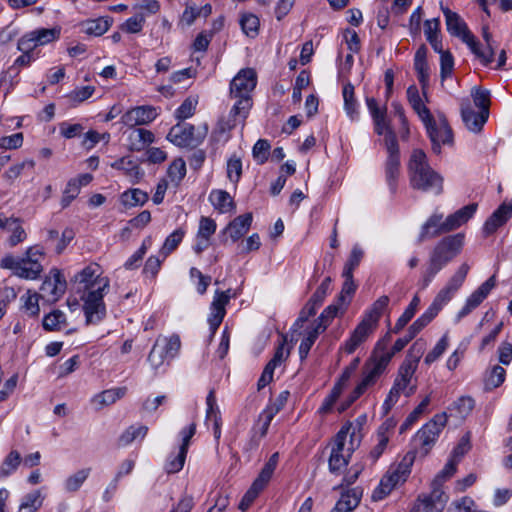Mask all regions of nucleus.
<instances>
[{
  "instance_id": "nucleus-1",
  "label": "nucleus",
  "mask_w": 512,
  "mask_h": 512,
  "mask_svg": "<svg viewBox=\"0 0 512 512\" xmlns=\"http://www.w3.org/2000/svg\"><path fill=\"white\" fill-rule=\"evenodd\" d=\"M256 84L257 74L252 68L241 69L231 80L229 97L235 102L229 111L228 118L219 122L216 133L225 134L238 124L244 126L253 106L252 92Z\"/></svg>"
},
{
  "instance_id": "nucleus-2",
  "label": "nucleus",
  "mask_w": 512,
  "mask_h": 512,
  "mask_svg": "<svg viewBox=\"0 0 512 512\" xmlns=\"http://www.w3.org/2000/svg\"><path fill=\"white\" fill-rule=\"evenodd\" d=\"M469 270L470 266L466 262L457 268L446 285L437 293L427 310L409 326L407 331L413 337H416L439 314L443 307L452 300L464 284Z\"/></svg>"
},
{
  "instance_id": "nucleus-3",
  "label": "nucleus",
  "mask_w": 512,
  "mask_h": 512,
  "mask_svg": "<svg viewBox=\"0 0 512 512\" xmlns=\"http://www.w3.org/2000/svg\"><path fill=\"white\" fill-rule=\"evenodd\" d=\"M407 170L409 183L413 189L434 195L443 193L444 178L430 166L422 149L412 150Z\"/></svg>"
},
{
  "instance_id": "nucleus-4",
  "label": "nucleus",
  "mask_w": 512,
  "mask_h": 512,
  "mask_svg": "<svg viewBox=\"0 0 512 512\" xmlns=\"http://www.w3.org/2000/svg\"><path fill=\"white\" fill-rule=\"evenodd\" d=\"M464 234L457 233L441 239L432 249L427 266L422 273L423 287H427L433 281L434 277L457 255H459L464 246Z\"/></svg>"
},
{
  "instance_id": "nucleus-5",
  "label": "nucleus",
  "mask_w": 512,
  "mask_h": 512,
  "mask_svg": "<svg viewBox=\"0 0 512 512\" xmlns=\"http://www.w3.org/2000/svg\"><path fill=\"white\" fill-rule=\"evenodd\" d=\"M44 257V250L40 245H33L25 250L22 257L12 254L5 255L0 261L2 269L12 270L13 274L26 280H36L43 272L41 259Z\"/></svg>"
},
{
  "instance_id": "nucleus-6",
  "label": "nucleus",
  "mask_w": 512,
  "mask_h": 512,
  "mask_svg": "<svg viewBox=\"0 0 512 512\" xmlns=\"http://www.w3.org/2000/svg\"><path fill=\"white\" fill-rule=\"evenodd\" d=\"M355 431L356 428L352 423H346L334 437L329 457L331 473H340L348 465L349 459L355 450Z\"/></svg>"
},
{
  "instance_id": "nucleus-7",
  "label": "nucleus",
  "mask_w": 512,
  "mask_h": 512,
  "mask_svg": "<svg viewBox=\"0 0 512 512\" xmlns=\"http://www.w3.org/2000/svg\"><path fill=\"white\" fill-rule=\"evenodd\" d=\"M416 458L415 451H408L397 464L391 465L372 493L374 501L384 499L400 483L407 480Z\"/></svg>"
},
{
  "instance_id": "nucleus-8",
  "label": "nucleus",
  "mask_w": 512,
  "mask_h": 512,
  "mask_svg": "<svg viewBox=\"0 0 512 512\" xmlns=\"http://www.w3.org/2000/svg\"><path fill=\"white\" fill-rule=\"evenodd\" d=\"M440 9L445 16L448 32L452 36L460 38L477 58H482L487 62L491 56V51L487 54L480 51L479 43L468 29L464 20L456 12H453L448 7L444 6L442 2L440 3Z\"/></svg>"
},
{
  "instance_id": "nucleus-9",
  "label": "nucleus",
  "mask_w": 512,
  "mask_h": 512,
  "mask_svg": "<svg viewBox=\"0 0 512 512\" xmlns=\"http://www.w3.org/2000/svg\"><path fill=\"white\" fill-rule=\"evenodd\" d=\"M93 291L83 294V311L87 325L98 324L106 316V307L103 301L104 294L109 288V280H99Z\"/></svg>"
},
{
  "instance_id": "nucleus-10",
  "label": "nucleus",
  "mask_w": 512,
  "mask_h": 512,
  "mask_svg": "<svg viewBox=\"0 0 512 512\" xmlns=\"http://www.w3.org/2000/svg\"><path fill=\"white\" fill-rule=\"evenodd\" d=\"M181 341L178 335L158 336L149 355L148 362L154 370L173 359L179 352Z\"/></svg>"
},
{
  "instance_id": "nucleus-11",
  "label": "nucleus",
  "mask_w": 512,
  "mask_h": 512,
  "mask_svg": "<svg viewBox=\"0 0 512 512\" xmlns=\"http://www.w3.org/2000/svg\"><path fill=\"white\" fill-rule=\"evenodd\" d=\"M388 156L384 163L385 180L392 194L397 192L398 181L401 175V162L398 141L389 134L386 141Z\"/></svg>"
},
{
  "instance_id": "nucleus-12",
  "label": "nucleus",
  "mask_w": 512,
  "mask_h": 512,
  "mask_svg": "<svg viewBox=\"0 0 512 512\" xmlns=\"http://www.w3.org/2000/svg\"><path fill=\"white\" fill-rule=\"evenodd\" d=\"M207 132L206 124L197 133L191 124H177L170 129L167 139L179 147H196L204 140Z\"/></svg>"
},
{
  "instance_id": "nucleus-13",
  "label": "nucleus",
  "mask_w": 512,
  "mask_h": 512,
  "mask_svg": "<svg viewBox=\"0 0 512 512\" xmlns=\"http://www.w3.org/2000/svg\"><path fill=\"white\" fill-rule=\"evenodd\" d=\"M448 416L445 412L436 414L429 422L416 433L415 441L419 443L426 455L435 444L441 431L446 426Z\"/></svg>"
},
{
  "instance_id": "nucleus-14",
  "label": "nucleus",
  "mask_w": 512,
  "mask_h": 512,
  "mask_svg": "<svg viewBox=\"0 0 512 512\" xmlns=\"http://www.w3.org/2000/svg\"><path fill=\"white\" fill-rule=\"evenodd\" d=\"M60 35V27L35 29L24 34L18 40V49L20 51H33L38 46H43L58 40Z\"/></svg>"
},
{
  "instance_id": "nucleus-15",
  "label": "nucleus",
  "mask_w": 512,
  "mask_h": 512,
  "mask_svg": "<svg viewBox=\"0 0 512 512\" xmlns=\"http://www.w3.org/2000/svg\"><path fill=\"white\" fill-rule=\"evenodd\" d=\"M66 280L61 271L57 268L50 270L49 275L44 279L39 296L46 302L55 303L66 291Z\"/></svg>"
},
{
  "instance_id": "nucleus-16",
  "label": "nucleus",
  "mask_w": 512,
  "mask_h": 512,
  "mask_svg": "<svg viewBox=\"0 0 512 512\" xmlns=\"http://www.w3.org/2000/svg\"><path fill=\"white\" fill-rule=\"evenodd\" d=\"M495 285L496 276L492 275L466 299L464 306L458 311L456 315L455 322H460L461 319L468 316L473 310L480 306L481 303L488 297Z\"/></svg>"
},
{
  "instance_id": "nucleus-17",
  "label": "nucleus",
  "mask_w": 512,
  "mask_h": 512,
  "mask_svg": "<svg viewBox=\"0 0 512 512\" xmlns=\"http://www.w3.org/2000/svg\"><path fill=\"white\" fill-rule=\"evenodd\" d=\"M427 134L432 143V151L436 154L441 153V145L453 144V132L444 116H440L428 127Z\"/></svg>"
},
{
  "instance_id": "nucleus-18",
  "label": "nucleus",
  "mask_w": 512,
  "mask_h": 512,
  "mask_svg": "<svg viewBox=\"0 0 512 512\" xmlns=\"http://www.w3.org/2000/svg\"><path fill=\"white\" fill-rule=\"evenodd\" d=\"M236 295H231V289L226 291L215 292L213 301L210 306V315L208 318V323L211 330V337L214 336L218 327L221 325L225 314H226V305L229 303L231 297H235Z\"/></svg>"
},
{
  "instance_id": "nucleus-19",
  "label": "nucleus",
  "mask_w": 512,
  "mask_h": 512,
  "mask_svg": "<svg viewBox=\"0 0 512 512\" xmlns=\"http://www.w3.org/2000/svg\"><path fill=\"white\" fill-rule=\"evenodd\" d=\"M0 229L9 233L6 241L11 248L23 243L28 237L23 227V220L19 217H8L4 213H0Z\"/></svg>"
},
{
  "instance_id": "nucleus-20",
  "label": "nucleus",
  "mask_w": 512,
  "mask_h": 512,
  "mask_svg": "<svg viewBox=\"0 0 512 512\" xmlns=\"http://www.w3.org/2000/svg\"><path fill=\"white\" fill-rule=\"evenodd\" d=\"M447 496L441 488L432 486L429 495L419 497L414 506V512H442L447 502Z\"/></svg>"
},
{
  "instance_id": "nucleus-21",
  "label": "nucleus",
  "mask_w": 512,
  "mask_h": 512,
  "mask_svg": "<svg viewBox=\"0 0 512 512\" xmlns=\"http://www.w3.org/2000/svg\"><path fill=\"white\" fill-rule=\"evenodd\" d=\"M376 328V326L372 325L365 319H362L351 333L349 339H347L340 347V350L347 354L354 353L355 350L369 338Z\"/></svg>"
},
{
  "instance_id": "nucleus-22",
  "label": "nucleus",
  "mask_w": 512,
  "mask_h": 512,
  "mask_svg": "<svg viewBox=\"0 0 512 512\" xmlns=\"http://www.w3.org/2000/svg\"><path fill=\"white\" fill-rule=\"evenodd\" d=\"M512 216V201H504L485 221L483 225L484 236H489L503 226Z\"/></svg>"
},
{
  "instance_id": "nucleus-23",
  "label": "nucleus",
  "mask_w": 512,
  "mask_h": 512,
  "mask_svg": "<svg viewBox=\"0 0 512 512\" xmlns=\"http://www.w3.org/2000/svg\"><path fill=\"white\" fill-rule=\"evenodd\" d=\"M99 280H109L107 277L101 276L100 267L97 264H90L76 273L72 281L80 285L85 293L93 291L98 287L96 284Z\"/></svg>"
},
{
  "instance_id": "nucleus-24",
  "label": "nucleus",
  "mask_w": 512,
  "mask_h": 512,
  "mask_svg": "<svg viewBox=\"0 0 512 512\" xmlns=\"http://www.w3.org/2000/svg\"><path fill=\"white\" fill-rule=\"evenodd\" d=\"M158 113L152 106H139L127 111L123 117V123L129 127L145 125L152 122Z\"/></svg>"
},
{
  "instance_id": "nucleus-25",
  "label": "nucleus",
  "mask_w": 512,
  "mask_h": 512,
  "mask_svg": "<svg viewBox=\"0 0 512 512\" xmlns=\"http://www.w3.org/2000/svg\"><path fill=\"white\" fill-rule=\"evenodd\" d=\"M382 375L375 368L370 366L368 363H365L362 370V379L357 384L355 389L350 395L349 402L347 406L352 404L355 400H357L361 395H363L370 387L375 385L379 377Z\"/></svg>"
},
{
  "instance_id": "nucleus-26",
  "label": "nucleus",
  "mask_w": 512,
  "mask_h": 512,
  "mask_svg": "<svg viewBox=\"0 0 512 512\" xmlns=\"http://www.w3.org/2000/svg\"><path fill=\"white\" fill-rule=\"evenodd\" d=\"M448 232H450V230H446L443 215L434 213L422 225L418 236V243H422L426 239L434 238Z\"/></svg>"
},
{
  "instance_id": "nucleus-27",
  "label": "nucleus",
  "mask_w": 512,
  "mask_h": 512,
  "mask_svg": "<svg viewBox=\"0 0 512 512\" xmlns=\"http://www.w3.org/2000/svg\"><path fill=\"white\" fill-rule=\"evenodd\" d=\"M461 115L462 120L465 123V126L472 132H480L488 120L489 114L486 112H475L473 108L470 106L469 102L462 103L461 105Z\"/></svg>"
},
{
  "instance_id": "nucleus-28",
  "label": "nucleus",
  "mask_w": 512,
  "mask_h": 512,
  "mask_svg": "<svg viewBox=\"0 0 512 512\" xmlns=\"http://www.w3.org/2000/svg\"><path fill=\"white\" fill-rule=\"evenodd\" d=\"M206 422L213 423V434L215 439L218 441L221 437V413L217 405L215 391L212 389L209 391L206 397Z\"/></svg>"
},
{
  "instance_id": "nucleus-29",
  "label": "nucleus",
  "mask_w": 512,
  "mask_h": 512,
  "mask_svg": "<svg viewBox=\"0 0 512 512\" xmlns=\"http://www.w3.org/2000/svg\"><path fill=\"white\" fill-rule=\"evenodd\" d=\"M253 216L251 213L240 215L233 219L223 230L224 234H228L233 242L242 238L250 229Z\"/></svg>"
},
{
  "instance_id": "nucleus-30",
  "label": "nucleus",
  "mask_w": 512,
  "mask_h": 512,
  "mask_svg": "<svg viewBox=\"0 0 512 512\" xmlns=\"http://www.w3.org/2000/svg\"><path fill=\"white\" fill-rule=\"evenodd\" d=\"M278 460L279 454L277 452L271 455L269 460L261 469L257 478L253 481L251 488H253L259 493L264 490V488L267 486V484L272 478V475L277 467Z\"/></svg>"
},
{
  "instance_id": "nucleus-31",
  "label": "nucleus",
  "mask_w": 512,
  "mask_h": 512,
  "mask_svg": "<svg viewBox=\"0 0 512 512\" xmlns=\"http://www.w3.org/2000/svg\"><path fill=\"white\" fill-rule=\"evenodd\" d=\"M477 207L478 205L476 203H471L457 210L455 213L449 215L445 219L446 230L453 231L459 228L464 223H466L470 218L473 217L477 210Z\"/></svg>"
},
{
  "instance_id": "nucleus-32",
  "label": "nucleus",
  "mask_w": 512,
  "mask_h": 512,
  "mask_svg": "<svg viewBox=\"0 0 512 512\" xmlns=\"http://www.w3.org/2000/svg\"><path fill=\"white\" fill-rule=\"evenodd\" d=\"M416 369L411 365L401 364L398 375L394 380L393 386L402 391L406 396H411L416 391V386H410L412 377Z\"/></svg>"
},
{
  "instance_id": "nucleus-33",
  "label": "nucleus",
  "mask_w": 512,
  "mask_h": 512,
  "mask_svg": "<svg viewBox=\"0 0 512 512\" xmlns=\"http://www.w3.org/2000/svg\"><path fill=\"white\" fill-rule=\"evenodd\" d=\"M362 492L353 488L343 493L331 512H352L360 503Z\"/></svg>"
},
{
  "instance_id": "nucleus-34",
  "label": "nucleus",
  "mask_w": 512,
  "mask_h": 512,
  "mask_svg": "<svg viewBox=\"0 0 512 512\" xmlns=\"http://www.w3.org/2000/svg\"><path fill=\"white\" fill-rule=\"evenodd\" d=\"M112 167L123 171L124 174L130 178L132 183H137L143 177L144 172L137 164L136 161L132 160L129 157H123L118 159L112 164Z\"/></svg>"
},
{
  "instance_id": "nucleus-35",
  "label": "nucleus",
  "mask_w": 512,
  "mask_h": 512,
  "mask_svg": "<svg viewBox=\"0 0 512 512\" xmlns=\"http://www.w3.org/2000/svg\"><path fill=\"white\" fill-rule=\"evenodd\" d=\"M213 207L220 213H230L235 210V202L225 190H213L209 195Z\"/></svg>"
},
{
  "instance_id": "nucleus-36",
  "label": "nucleus",
  "mask_w": 512,
  "mask_h": 512,
  "mask_svg": "<svg viewBox=\"0 0 512 512\" xmlns=\"http://www.w3.org/2000/svg\"><path fill=\"white\" fill-rule=\"evenodd\" d=\"M344 100V110L351 121L359 119V104L355 98L354 86L347 83L342 90Z\"/></svg>"
},
{
  "instance_id": "nucleus-37",
  "label": "nucleus",
  "mask_w": 512,
  "mask_h": 512,
  "mask_svg": "<svg viewBox=\"0 0 512 512\" xmlns=\"http://www.w3.org/2000/svg\"><path fill=\"white\" fill-rule=\"evenodd\" d=\"M126 393V387L107 389L95 395L92 399V402L95 405H97L98 409H100L104 406L114 404L117 400L123 398L126 395Z\"/></svg>"
},
{
  "instance_id": "nucleus-38",
  "label": "nucleus",
  "mask_w": 512,
  "mask_h": 512,
  "mask_svg": "<svg viewBox=\"0 0 512 512\" xmlns=\"http://www.w3.org/2000/svg\"><path fill=\"white\" fill-rule=\"evenodd\" d=\"M389 301V297L386 295L379 297L366 311L363 319L377 327L383 312L388 307Z\"/></svg>"
},
{
  "instance_id": "nucleus-39",
  "label": "nucleus",
  "mask_w": 512,
  "mask_h": 512,
  "mask_svg": "<svg viewBox=\"0 0 512 512\" xmlns=\"http://www.w3.org/2000/svg\"><path fill=\"white\" fill-rule=\"evenodd\" d=\"M323 332L322 326H316L315 324H312V326L307 329L306 334L299 345V355L301 360L308 356L315 341Z\"/></svg>"
},
{
  "instance_id": "nucleus-40",
  "label": "nucleus",
  "mask_w": 512,
  "mask_h": 512,
  "mask_svg": "<svg viewBox=\"0 0 512 512\" xmlns=\"http://www.w3.org/2000/svg\"><path fill=\"white\" fill-rule=\"evenodd\" d=\"M121 203L128 208L144 205L148 201V194L141 189H129L121 194Z\"/></svg>"
},
{
  "instance_id": "nucleus-41",
  "label": "nucleus",
  "mask_w": 512,
  "mask_h": 512,
  "mask_svg": "<svg viewBox=\"0 0 512 512\" xmlns=\"http://www.w3.org/2000/svg\"><path fill=\"white\" fill-rule=\"evenodd\" d=\"M419 304L420 298L415 295L402 315L397 319L394 328L391 330L393 333H399L408 324V322L414 317Z\"/></svg>"
},
{
  "instance_id": "nucleus-42",
  "label": "nucleus",
  "mask_w": 512,
  "mask_h": 512,
  "mask_svg": "<svg viewBox=\"0 0 512 512\" xmlns=\"http://www.w3.org/2000/svg\"><path fill=\"white\" fill-rule=\"evenodd\" d=\"M147 432L148 427L145 425H132L121 434L119 444L121 446H127L137 439H144Z\"/></svg>"
},
{
  "instance_id": "nucleus-43",
  "label": "nucleus",
  "mask_w": 512,
  "mask_h": 512,
  "mask_svg": "<svg viewBox=\"0 0 512 512\" xmlns=\"http://www.w3.org/2000/svg\"><path fill=\"white\" fill-rule=\"evenodd\" d=\"M426 349V341L422 338L417 339L408 351V355L406 356L403 364L411 365L414 369H417L418 363L424 354Z\"/></svg>"
},
{
  "instance_id": "nucleus-44",
  "label": "nucleus",
  "mask_w": 512,
  "mask_h": 512,
  "mask_svg": "<svg viewBox=\"0 0 512 512\" xmlns=\"http://www.w3.org/2000/svg\"><path fill=\"white\" fill-rule=\"evenodd\" d=\"M426 349V341L422 338L417 339L408 351V355L406 356L403 364L411 365L414 369H417L418 363L424 354Z\"/></svg>"
},
{
  "instance_id": "nucleus-45",
  "label": "nucleus",
  "mask_w": 512,
  "mask_h": 512,
  "mask_svg": "<svg viewBox=\"0 0 512 512\" xmlns=\"http://www.w3.org/2000/svg\"><path fill=\"white\" fill-rule=\"evenodd\" d=\"M66 325V315L60 310H54L45 315L43 328L47 331H59Z\"/></svg>"
},
{
  "instance_id": "nucleus-46",
  "label": "nucleus",
  "mask_w": 512,
  "mask_h": 512,
  "mask_svg": "<svg viewBox=\"0 0 512 512\" xmlns=\"http://www.w3.org/2000/svg\"><path fill=\"white\" fill-rule=\"evenodd\" d=\"M22 461L18 451L12 450L3 460L0 466V478H5L16 471Z\"/></svg>"
},
{
  "instance_id": "nucleus-47",
  "label": "nucleus",
  "mask_w": 512,
  "mask_h": 512,
  "mask_svg": "<svg viewBox=\"0 0 512 512\" xmlns=\"http://www.w3.org/2000/svg\"><path fill=\"white\" fill-rule=\"evenodd\" d=\"M186 234V230L182 227L173 231L164 241V244L161 248L160 253L167 257L171 252H173L178 245L182 242L184 236Z\"/></svg>"
},
{
  "instance_id": "nucleus-48",
  "label": "nucleus",
  "mask_w": 512,
  "mask_h": 512,
  "mask_svg": "<svg viewBox=\"0 0 512 512\" xmlns=\"http://www.w3.org/2000/svg\"><path fill=\"white\" fill-rule=\"evenodd\" d=\"M130 139L132 141V148L134 150L139 151V150L143 149L146 145H148L154 141V135L149 130H146L143 128H138V129H135L130 134Z\"/></svg>"
},
{
  "instance_id": "nucleus-49",
  "label": "nucleus",
  "mask_w": 512,
  "mask_h": 512,
  "mask_svg": "<svg viewBox=\"0 0 512 512\" xmlns=\"http://www.w3.org/2000/svg\"><path fill=\"white\" fill-rule=\"evenodd\" d=\"M240 25L243 33L248 37L255 38L259 33V18L252 13L242 14Z\"/></svg>"
},
{
  "instance_id": "nucleus-50",
  "label": "nucleus",
  "mask_w": 512,
  "mask_h": 512,
  "mask_svg": "<svg viewBox=\"0 0 512 512\" xmlns=\"http://www.w3.org/2000/svg\"><path fill=\"white\" fill-rule=\"evenodd\" d=\"M90 472V468H84L70 475L64 482L65 490L68 492L77 491L89 477Z\"/></svg>"
},
{
  "instance_id": "nucleus-51",
  "label": "nucleus",
  "mask_w": 512,
  "mask_h": 512,
  "mask_svg": "<svg viewBox=\"0 0 512 512\" xmlns=\"http://www.w3.org/2000/svg\"><path fill=\"white\" fill-rule=\"evenodd\" d=\"M474 406L475 401L473 398L469 396H462L451 404L449 410L455 411L458 417L465 418L471 413Z\"/></svg>"
},
{
  "instance_id": "nucleus-52",
  "label": "nucleus",
  "mask_w": 512,
  "mask_h": 512,
  "mask_svg": "<svg viewBox=\"0 0 512 512\" xmlns=\"http://www.w3.org/2000/svg\"><path fill=\"white\" fill-rule=\"evenodd\" d=\"M186 175V164L182 158L175 159L169 166L167 176L170 181L178 186Z\"/></svg>"
},
{
  "instance_id": "nucleus-53",
  "label": "nucleus",
  "mask_w": 512,
  "mask_h": 512,
  "mask_svg": "<svg viewBox=\"0 0 512 512\" xmlns=\"http://www.w3.org/2000/svg\"><path fill=\"white\" fill-rule=\"evenodd\" d=\"M471 96L475 106L479 109V112H486L489 114L490 107V92L488 90L481 89L480 87H473L471 90Z\"/></svg>"
},
{
  "instance_id": "nucleus-54",
  "label": "nucleus",
  "mask_w": 512,
  "mask_h": 512,
  "mask_svg": "<svg viewBox=\"0 0 512 512\" xmlns=\"http://www.w3.org/2000/svg\"><path fill=\"white\" fill-rule=\"evenodd\" d=\"M339 309L340 306L338 304H331L327 306L313 324L316 326H322L323 331H325L331 324L332 320L337 316Z\"/></svg>"
},
{
  "instance_id": "nucleus-55",
  "label": "nucleus",
  "mask_w": 512,
  "mask_h": 512,
  "mask_svg": "<svg viewBox=\"0 0 512 512\" xmlns=\"http://www.w3.org/2000/svg\"><path fill=\"white\" fill-rule=\"evenodd\" d=\"M364 256L363 250L355 245L350 253V256L344 266L342 276H350L353 275V271L360 264L362 258Z\"/></svg>"
},
{
  "instance_id": "nucleus-56",
  "label": "nucleus",
  "mask_w": 512,
  "mask_h": 512,
  "mask_svg": "<svg viewBox=\"0 0 512 512\" xmlns=\"http://www.w3.org/2000/svg\"><path fill=\"white\" fill-rule=\"evenodd\" d=\"M187 456V452L184 449H179L176 455H170L165 464V470L167 473H177L179 472L185 463Z\"/></svg>"
},
{
  "instance_id": "nucleus-57",
  "label": "nucleus",
  "mask_w": 512,
  "mask_h": 512,
  "mask_svg": "<svg viewBox=\"0 0 512 512\" xmlns=\"http://www.w3.org/2000/svg\"><path fill=\"white\" fill-rule=\"evenodd\" d=\"M395 353L393 349L391 351H382L374 355L367 363L383 374Z\"/></svg>"
},
{
  "instance_id": "nucleus-58",
  "label": "nucleus",
  "mask_w": 512,
  "mask_h": 512,
  "mask_svg": "<svg viewBox=\"0 0 512 512\" xmlns=\"http://www.w3.org/2000/svg\"><path fill=\"white\" fill-rule=\"evenodd\" d=\"M430 404V397L426 396L418 406L409 414L405 422L400 427V433H403L408 429L418 418L425 412L426 408Z\"/></svg>"
},
{
  "instance_id": "nucleus-59",
  "label": "nucleus",
  "mask_w": 512,
  "mask_h": 512,
  "mask_svg": "<svg viewBox=\"0 0 512 512\" xmlns=\"http://www.w3.org/2000/svg\"><path fill=\"white\" fill-rule=\"evenodd\" d=\"M198 100L194 97L186 98L175 111V116L179 120H185L194 115Z\"/></svg>"
},
{
  "instance_id": "nucleus-60",
  "label": "nucleus",
  "mask_w": 512,
  "mask_h": 512,
  "mask_svg": "<svg viewBox=\"0 0 512 512\" xmlns=\"http://www.w3.org/2000/svg\"><path fill=\"white\" fill-rule=\"evenodd\" d=\"M43 498L40 491L36 490L26 495L25 500L20 505V511L34 512L41 507Z\"/></svg>"
},
{
  "instance_id": "nucleus-61",
  "label": "nucleus",
  "mask_w": 512,
  "mask_h": 512,
  "mask_svg": "<svg viewBox=\"0 0 512 512\" xmlns=\"http://www.w3.org/2000/svg\"><path fill=\"white\" fill-rule=\"evenodd\" d=\"M457 460H452L451 458L445 464L444 468L437 474L435 479L432 482V486L441 488V485L444 481L452 477L457 470Z\"/></svg>"
},
{
  "instance_id": "nucleus-62",
  "label": "nucleus",
  "mask_w": 512,
  "mask_h": 512,
  "mask_svg": "<svg viewBox=\"0 0 512 512\" xmlns=\"http://www.w3.org/2000/svg\"><path fill=\"white\" fill-rule=\"evenodd\" d=\"M145 15L143 13L136 14L128 18L122 25L121 30L126 33H139L142 31L145 23Z\"/></svg>"
},
{
  "instance_id": "nucleus-63",
  "label": "nucleus",
  "mask_w": 512,
  "mask_h": 512,
  "mask_svg": "<svg viewBox=\"0 0 512 512\" xmlns=\"http://www.w3.org/2000/svg\"><path fill=\"white\" fill-rule=\"evenodd\" d=\"M217 228L216 222L210 218L202 216L199 221L197 238H205L210 240Z\"/></svg>"
},
{
  "instance_id": "nucleus-64",
  "label": "nucleus",
  "mask_w": 512,
  "mask_h": 512,
  "mask_svg": "<svg viewBox=\"0 0 512 512\" xmlns=\"http://www.w3.org/2000/svg\"><path fill=\"white\" fill-rule=\"evenodd\" d=\"M449 344V339L447 334H444L439 341L436 343L434 348L426 355L424 362L427 365L432 364L435 362L447 349Z\"/></svg>"
}]
</instances>
